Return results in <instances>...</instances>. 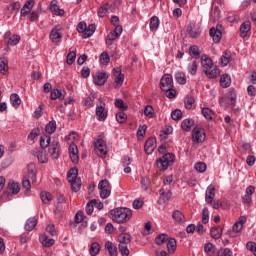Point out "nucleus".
<instances>
[{
  "instance_id": "obj_1",
  "label": "nucleus",
  "mask_w": 256,
  "mask_h": 256,
  "mask_svg": "<svg viewBox=\"0 0 256 256\" xmlns=\"http://www.w3.org/2000/svg\"><path fill=\"white\" fill-rule=\"evenodd\" d=\"M202 69L208 79H217V76L220 75L221 71L217 66H213V60L211 58L205 56L202 58Z\"/></svg>"
},
{
  "instance_id": "obj_2",
  "label": "nucleus",
  "mask_w": 256,
  "mask_h": 256,
  "mask_svg": "<svg viewBox=\"0 0 256 256\" xmlns=\"http://www.w3.org/2000/svg\"><path fill=\"white\" fill-rule=\"evenodd\" d=\"M110 215L116 223H127L133 216V212L129 208H116L110 211Z\"/></svg>"
},
{
  "instance_id": "obj_3",
  "label": "nucleus",
  "mask_w": 256,
  "mask_h": 256,
  "mask_svg": "<svg viewBox=\"0 0 256 256\" xmlns=\"http://www.w3.org/2000/svg\"><path fill=\"white\" fill-rule=\"evenodd\" d=\"M77 175H79L77 168H71L67 174L68 182L71 183V189L74 193L81 189V178H78Z\"/></svg>"
},
{
  "instance_id": "obj_4",
  "label": "nucleus",
  "mask_w": 256,
  "mask_h": 256,
  "mask_svg": "<svg viewBox=\"0 0 256 256\" xmlns=\"http://www.w3.org/2000/svg\"><path fill=\"white\" fill-rule=\"evenodd\" d=\"M156 163L159 169H163V171H166V169H169V166L175 163V155L171 153L164 154L161 158L157 160Z\"/></svg>"
},
{
  "instance_id": "obj_5",
  "label": "nucleus",
  "mask_w": 256,
  "mask_h": 256,
  "mask_svg": "<svg viewBox=\"0 0 256 256\" xmlns=\"http://www.w3.org/2000/svg\"><path fill=\"white\" fill-rule=\"evenodd\" d=\"M94 149L98 157H105L107 155V144L101 136L94 142Z\"/></svg>"
},
{
  "instance_id": "obj_6",
  "label": "nucleus",
  "mask_w": 256,
  "mask_h": 256,
  "mask_svg": "<svg viewBox=\"0 0 256 256\" xmlns=\"http://www.w3.org/2000/svg\"><path fill=\"white\" fill-rule=\"evenodd\" d=\"M98 189L100 190L101 199H107L111 195V183L107 179L99 182Z\"/></svg>"
},
{
  "instance_id": "obj_7",
  "label": "nucleus",
  "mask_w": 256,
  "mask_h": 256,
  "mask_svg": "<svg viewBox=\"0 0 256 256\" xmlns=\"http://www.w3.org/2000/svg\"><path fill=\"white\" fill-rule=\"evenodd\" d=\"M48 153L52 159H59V155H61V145L59 141L53 140L48 146Z\"/></svg>"
},
{
  "instance_id": "obj_8",
  "label": "nucleus",
  "mask_w": 256,
  "mask_h": 256,
  "mask_svg": "<svg viewBox=\"0 0 256 256\" xmlns=\"http://www.w3.org/2000/svg\"><path fill=\"white\" fill-rule=\"evenodd\" d=\"M121 33H123V26L116 25L115 29L111 31L106 38V44L111 45L115 39H118V37H121Z\"/></svg>"
},
{
  "instance_id": "obj_9",
  "label": "nucleus",
  "mask_w": 256,
  "mask_h": 256,
  "mask_svg": "<svg viewBox=\"0 0 256 256\" xmlns=\"http://www.w3.org/2000/svg\"><path fill=\"white\" fill-rule=\"evenodd\" d=\"M223 29V26L221 24H218L215 27H212L209 31L210 37H212L214 43H219L223 37V32L221 31Z\"/></svg>"
},
{
  "instance_id": "obj_10",
  "label": "nucleus",
  "mask_w": 256,
  "mask_h": 256,
  "mask_svg": "<svg viewBox=\"0 0 256 256\" xmlns=\"http://www.w3.org/2000/svg\"><path fill=\"white\" fill-rule=\"evenodd\" d=\"M99 105L96 107V117L98 121H105L107 119V110L105 109V103L103 99L99 98Z\"/></svg>"
},
{
  "instance_id": "obj_11",
  "label": "nucleus",
  "mask_w": 256,
  "mask_h": 256,
  "mask_svg": "<svg viewBox=\"0 0 256 256\" xmlns=\"http://www.w3.org/2000/svg\"><path fill=\"white\" fill-rule=\"evenodd\" d=\"M32 155L34 157H37L39 163L41 164H45V163H49V156L47 155V151H45V149H34L32 151Z\"/></svg>"
},
{
  "instance_id": "obj_12",
  "label": "nucleus",
  "mask_w": 256,
  "mask_h": 256,
  "mask_svg": "<svg viewBox=\"0 0 256 256\" xmlns=\"http://www.w3.org/2000/svg\"><path fill=\"white\" fill-rule=\"evenodd\" d=\"M173 88V76L171 74H165L160 80V89L164 91L165 89Z\"/></svg>"
},
{
  "instance_id": "obj_13",
  "label": "nucleus",
  "mask_w": 256,
  "mask_h": 256,
  "mask_svg": "<svg viewBox=\"0 0 256 256\" xmlns=\"http://www.w3.org/2000/svg\"><path fill=\"white\" fill-rule=\"evenodd\" d=\"M192 139L196 143H203V141H205V130L203 128L195 127L192 130Z\"/></svg>"
},
{
  "instance_id": "obj_14",
  "label": "nucleus",
  "mask_w": 256,
  "mask_h": 256,
  "mask_svg": "<svg viewBox=\"0 0 256 256\" xmlns=\"http://www.w3.org/2000/svg\"><path fill=\"white\" fill-rule=\"evenodd\" d=\"M155 149H157V139L153 137L148 138L144 145L145 153H147V155H151Z\"/></svg>"
},
{
  "instance_id": "obj_15",
  "label": "nucleus",
  "mask_w": 256,
  "mask_h": 256,
  "mask_svg": "<svg viewBox=\"0 0 256 256\" xmlns=\"http://www.w3.org/2000/svg\"><path fill=\"white\" fill-rule=\"evenodd\" d=\"M61 31V26L57 25L55 26L51 32H50V40L52 43H59L61 39H63V35L60 33Z\"/></svg>"
},
{
  "instance_id": "obj_16",
  "label": "nucleus",
  "mask_w": 256,
  "mask_h": 256,
  "mask_svg": "<svg viewBox=\"0 0 256 256\" xmlns=\"http://www.w3.org/2000/svg\"><path fill=\"white\" fill-rule=\"evenodd\" d=\"M69 155L72 163L77 165V163H79V149L77 148V145L72 144L69 146Z\"/></svg>"
},
{
  "instance_id": "obj_17",
  "label": "nucleus",
  "mask_w": 256,
  "mask_h": 256,
  "mask_svg": "<svg viewBox=\"0 0 256 256\" xmlns=\"http://www.w3.org/2000/svg\"><path fill=\"white\" fill-rule=\"evenodd\" d=\"M109 79V75L105 72H98L96 73V77H94V83L95 85L102 86L107 83V80Z\"/></svg>"
},
{
  "instance_id": "obj_18",
  "label": "nucleus",
  "mask_w": 256,
  "mask_h": 256,
  "mask_svg": "<svg viewBox=\"0 0 256 256\" xmlns=\"http://www.w3.org/2000/svg\"><path fill=\"white\" fill-rule=\"evenodd\" d=\"M187 32L192 39H197L201 35V28L197 24L188 25Z\"/></svg>"
},
{
  "instance_id": "obj_19",
  "label": "nucleus",
  "mask_w": 256,
  "mask_h": 256,
  "mask_svg": "<svg viewBox=\"0 0 256 256\" xmlns=\"http://www.w3.org/2000/svg\"><path fill=\"white\" fill-rule=\"evenodd\" d=\"M172 219L174 223L178 225H183V223H185V215H183V212L180 210H175L172 212Z\"/></svg>"
},
{
  "instance_id": "obj_20",
  "label": "nucleus",
  "mask_w": 256,
  "mask_h": 256,
  "mask_svg": "<svg viewBox=\"0 0 256 256\" xmlns=\"http://www.w3.org/2000/svg\"><path fill=\"white\" fill-rule=\"evenodd\" d=\"M113 75L115 78L116 85H123V81H125V75L121 73V67H116L113 69Z\"/></svg>"
},
{
  "instance_id": "obj_21",
  "label": "nucleus",
  "mask_w": 256,
  "mask_h": 256,
  "mask_svg": "<svg viewBox=\"0 0 256 256\" xmlns=\"http://www.w3.org/2000/svg\"><path fill=\"white\" fill-rule=\"evenodd\" d=\"M39 239L43 247H53V245H55V240L52 238H49L47 234L40 235Z\"/></svg>"
},
{
  "instance_id": "obj_22",
  "label": "nucleus",
  "mask_w": 256,
  "mask_h": 256,
  "mask_svg": "<svg viewBox=\"0 0 256 256\" xmlns=\"http://www.w3.org/2000/svg\"><path fill=\"white\" fill-rule=\"evenodd\" d=\"M246 222H247V218L245 216H241L239 218V221L234 223V225L232 227V231H234V233L241 232V229H243V225H245Z\"/></svg>"
},
{
  "instance_id": "obj_23",
  "label": "nucleus",
  "mask_w": 256,
  "mask_h": 256,
  "mask_svg": "<svg viewBox=\"0 0 256 256\" xmlns=\"http://www.w3.org/2000/svg\"><path fill=\"white\" fill-rule=\"evenodd\" d=\"M215 199V186L210 185L206 190L205 201L206 203H213Z\"/></svg>"
},
{
  "instance_id": "obj_24",
  "label": "nucleus",
  "mask_w": 256,
  "mask_h": 256,
  "mask_svg": "<svg viewBox=\"0 0 256 256\" xmlns=\"http://www.w3.org/2000/svg\"><path fill=\"white\" fill-rule=\"evenodd\" d=\"M249 31H251V22L245 21L240 26V37L245 39V37H247V33H249Z\"/></svg>"
},
{
  "instance_id": "obj_25",
  "label": "nucleus",
  "mask_w": 256,
  "mask_h": 256,
  "mask_svg": "<svg viewBox=\"0 0 256 256\" xmlns=\"http://www.w3.org/2000/svg\"><path fill=\"white\" fill-rule=\"evenodd\" d=\"M28 169V178L31 179V181H37V168L35 167L34 163H30L27 166Z\"/></svg>"
},
{
  "instance_id": "obj_26",
  "label": "nucleus",
  "mask_w": 256,
  "mask_h": 256,
  "mask_svg": "<svg viewBox=\"0 0 256 256\" xmlns=\"http://www.w3.org/2000/svg\"><path fill=\"white\" fill-rule=\"evenodd\" d=\"M119 245H129L131 243V234L129 233H120L118 236Z\"/></svg>"
},
{
  "instance_id": "obj_27",
  "label": "nucleus",
  "mask_w": 256,
  "mask_h": 256,
  "mask_svg": "<svg viewBox=\"0 0 256 256\" xmlns=\"http://www.w3.org/2000/svg\"><path fill=\"white\" fill-rule=\"evenodd\" d=\"M210 235L212 239H221V236L223 235V228L219 226H214L210 230Z\"/></svg>"
},
{
  "instance_id": "obj_28",
  "label": "nucleus",
  "mask_w": 256,
  "mask_h": 256,
  "mask_svg": "<svg viewBox=\"0 0 256 256\" xmlns=\"http://www.w3.org/2000/svg\"><path fill=\"white\" fill-rule=\"evenodd\" d=\"M97 29V26L95 24H89L86 27V30L84 31L83 35V39H89V37L93 36V33H95Z\"/></svg>"
},
{
  "instance_id": "obj_29",
  "label": "nucleus",
  "mask_w": 256,
  "mask_h": 256,
  "mask_svg": "<svg viewBox=\"0 0 256 256\" xmlns=\"http://www.w3.org/2000/svg\"><path fill=\"white\" fill-rule=\"evenodd\" d=\"M8 71L9 61L5 57L0 58V73H2V75H7Z\"/></svg>"
},
{
  "instance_id": "obj_30",
  "label": "nucleus",
  "mask_w": 256,
  "mask_h": 256,
  "mask_svg": "<svg viewBox=\"0 0 256 256\" xmlns=\"http://www.w3.org/2000/svg\"><path fill=\"white\" fill-rule=\"evenodd\" d=\"M50 99H52V101H56V99L63 101V99H65V94L56 88L51 91Z\"/></svg>"
},
{
  "instance_id": "obj_31",
  "label": "nucleus",
  "mask_w": 256,
  "mask_h": 256,
  "mask_svg": "<svg viewBox=\"0 0 256 256\" xmlns=\"http://www.w3.org/2000/svg\"><path fill=\"white\" fill-rule=\"evenodd\" d=\"M105 249L108 250V253L110 256H117V246L113 245V242L111 241H106L105 242Z\"/></svg>"
},
{
  "instance_id": "obj_32",
  "label": "nucleus",
  "mask_w": 256,
  "mask_h": 256,
  "mask_svg": "<svg viewBox=\"0 0 256 256\" xmlns=\"http://www.w3.org/2000/svg\"><path fill=\"white\" fill-rule=\"evenodd\" d=\"M37 227V218L31 217L26 221L25 230L26 231H33Z\"/></svg>"
},
{
  "instance_id": "obj_33",
  "label": "nucleus",
  "mask_w": 256,
  "mask_h": 256,
  "mask_svg": "<svg viewBox=\"0 0 256 256\" xmlns=\"http://www.w3.org/2000/svg\"><path fill=\"white\" fill-rule=\"evenodd\" d=\"M8 189H9V191H11L12 195H17L19 193V191H21L19 183H15L13 180L9 181Z\"/></svg>"
},
{
  "instance_id": "obj_34",
  "label": "nucleus",
  "mask_w": 256,
  "mask_h": 256,
  "mask_svg": "<svg viewBox=\"0 0 256 256\" xmlns=\"http://www.w3.org/2000/svg\"><path fill=\"white\" fill-rule=\"evenodd\" d=\"M193 125H195V121H193V119H184L181 123V129H183V131H191V127H193Z\"/></svg>"
},
{
  "instance_id": "obj_35",
  "label": "nucleus",
  "mask_w": 256,
  "mask_h": 256,
  "mask_svg": "<svg viewBox=\"0 0 256 256\" xmlns=\"http://www.w3.org/2000/svg\"><path fill=\"white\" fill-rule=\"evenodd\" d=\"M10 101L12 103V106L15 109H19V107L21 105V97H19V94H17V93L11 94Z\"/></svg>"
},
{
  "instance_id": "obj_36",
  "label": "nucleus",
  "mask_w": 256,
  "mask_h": 256,
  "mask_svg": "<svg viewBox=\"0 0 256 256\" xmlns=\"http://www.w3.org/2000/svg\"><path fill=\"white\" fill-rule=\"evenodd\" d=\"M167 249L168 253H175V250L177 249V240H175V238H168Z\"/></svg>"
},
{
  "instance_id": "obj_37",
  "label": "nucleus",
  "mask_w": 256,
  "mask_h": 256,
  "mask_svg": "<svg viewBox=\"0 0 256 256\" xmlns=\"http://www.w3.org/2000/svg\"><path fill=\"white\" fill-rule=\"evenodd\" d=\"M51 136L49 135H44L40 138V147L41 149H47L49 145H51Z\"/></svg>"
},
{
  "instance_id": "obj_38",
  "label": "nucleus",
  "mask_w": 256,
  "mask_h": 256,
  "mask_svg": "<svg viewBox=\"0 0 256 256\" xmlns=\"http://www.w3.org/2000/svg\"><path fill=\"white\" fill-rule=\"evenodd\" d=\"M201 113L208 121H213V117H215V112L210 108H202Z\"/></svg>"
},
{
  "instance_id": "obj_39",
  "label": "nucleus",
  "mask_w": 256,
  "mask_h": 256,
  "mask_svg": "<svg viewBox=\"0 0 256 256\" xmlns=\"http://www.w3.org/2000/svg\"><path fill=\"white\" fill-rule=\"evenodd\" d=\"M57 130V122H55V120L50 121L45 128L46 133H48V135H53V133H55V131Z\"/></svg>"
},
{
  "instance_id": "obj_40",
  "label": "nucleus",
  "mask_w": 256,
  "mask_h": 256,
  "mask_svg": "<svg viewBox=\"0 0 256 256\" xmlns=\"http://www.w3.org/2000/svg\"><path fill=\"white\" fill-rule=\"evenodd\" d=\"M220 85L224 89H226L227 87H229V85H231V77H229V74H223L221 76V78H220Z\"/></svg>"
},
{
  "instance_id": "obj_41",
  "label": "nucleus",
  "mask_w": 256,
  "mask_h": 256,
  "mask_svg": "<svg viewBox=\"0 0 256 256\" xmlns=\"http://www.w3.org/2000/svg\"><path fill=\"white\" fill-rule=\"evenodd\" d=\"M175 81L180 85H185L187 83V76L183 72H177L175 74Z\"/></svg>"
},
{
  "instance_id": "obj_42",
  "label": "nucleus",
  "mask_w": 256,
  "mask_h": 256,
  "mask_svg": "<svg viewBox=\"0 0 256 256\" xmlns=\"http://www.w3.org/2000/svg\"><path fill=\"white\" fill-rule=\"evenodd\" d=\"M50 9L54 15H59L60 17L65 15V10L60 9L59 6H57V4H53V2L50 4Z\"/></svg>"
},
{
  "instance_id": "obj_43",
  "label": "nucleus",
  "mask_w": 256,
  "mask_h": 256,
  "mask_svg": "<svg viewBox=\"0 0 256 256\" xmlns=\"http://www.w3.org/2000/svg\"><path fill=\"white\" fill-rule=\"evenodd\" d=\"M168 240H169V236L167 234H159L155 238V243L156 245H165V243H167Z\"/></svg>"
},
{
  "instance_id": "obj_44",
  "label": "nucleus",
  "mask_w": 256,
  "mask_h": 256,
  "mask_svg": "<svg viewBox=\"0 0 256 256\" xmlns=\"http://www.w3.org/2000/svg\"><path fill=\"white\" fill-rule=\"evenodd\" d=\"M230 61H231V52L226 50L224 55H222L221 57V65L223 67H226V65H229Z\"/></svg>"
},
{
  "instance_id": "obj_45",
  "label": "nucleus",
  "mask_w": 256,
  "mask_h": 256,
  "mask_svg": "<svg viewBox=\"0 0 256 256\" xmlns=\"http://www.w3.org/2000/svg\"><path fill=\"white\" fill-rule=\"evenodd\" d=\"M159 29V17L153 16L150 19V31H157Z\"/></svg>"
},
{
  "instance_id": "obj_46",
  "label": "nucleus",
  "mask_w": 256,
  "mask_h": 256,
  "mask_svg": "<svg viewBox=\"0 0 256 256\" xmlns=\"http://www.w3.org/2000/svg\"><path fill=\"white\" fill-rule=\"evenodd\" d=\"M189 54L195 59H199V57H201V52L199 51V47L197 46H191L189 48Z\"/></svg>"
},
{
  "instance_id": "obj_47",
  "label": "nucleus",
  "mask_w": 256,
  "mask_h": 256,
  "mask_svg": "<svg viewBox=\"0 0 256 256\" xmlns=\"http://www.w3.org/2000/svg\"><path fill=\"white\" fill-rule=\"evenodd\" d=\"M132 160L131 157L129 156H125L124 160H123V167L124 168V173H131V167H129V165L131 164Z\"/></svg>"
},
{
  "instance_id": "obj_48",
  "label": "nucleus",
  "mask_w": 256,
  "mask_h": 256,
  "mask_svg": "<svg viewBox=\"0 0 256 256\" xmlns=\"http://www.w3.org/2000/svg\"><path fill=\"white\" fill-rule=\"evenodd\" d=\"M195 103V98L192 96H186L184 99L185 109H193V104Z\"/></svg>"
},
{
  "instance_id": "obj_49",
  "label": "nucleus",
  "mask_w": 256,
  "mask_h": 256,
  "mask_svg": "<svg viewBox=\"0 0 256 256\" xmlns=\"http://www.w3.org/2000/svg\"><path fill=\"white\" fill-rule=\"evenodd\" d=\"M40 199L46 204H49L51 201H53V197H51V193L49 192H41Z\"/></svg>"
},
{
  "instance_id": "obj_50",
  "label": "nucleus",
  "mask_w": 256,
  "mask_h": 256,
  "mask_svg": "<svg viewBox=\"0 0 256 256\" xmlns=\"http://www.w3.org/2000/svg\"><path fill=\"white\" fill-rule=\"evenodd\" d=\"M144 115L149 117V119H153V117H155V110L153 109V106L147 105L144 108Z\"/></svg>"
},
{
  "instance_id": "obj_51",
  "label": "nucleus",
  "mask_w": 256,
  "mask_h": 256,
  "mask_svg": "<svg viewBox=\"0 0 256 256\" xmlns=\"http://www.w3.org/2000/svg\"><path fill=\"white\" fill-rule=\"evenodd\" d=\"M89 251L91 256H96L101 251V246H99V243L94 242Z\"/></svg>"
},
{
  "instance_id": "obj_52",
  "label": "nucleus",
  "mask_w": 256,
  "mask_h": 256,
  "mask_svg": "<svg viewBox=\"0 0 256 256\" xmlns=\"http://www.w3.org/2000/svg\"><path fill=\"white\" fill-rule=\"evenodd\" d=\"M115 107L121 109V111H127L128 107L127 104L123 101V99H116L114 102Z\"/></svg>"
},
{
  "instance_id": "obj_53",
  "label": "nucleus",
  "mask_w": 256,
  "mask_h": 256,
  "mask_svg": "<svg viewBox=\"0 0 256 256\" xmlns=\"http://www.w3.org/2000/svg\"><path fill=\"white\" fill-rule=\"evenodd\" d=\"M75 59H77V53L75 51H71L66 58V63L68 65H73L75 63Z\"/></svg>"
},
{
  "instance_id": "obj_54",
  "label": "nucleus",
  "mask_w": 256,
  "mask_h": 256,
  "mask_svg": "<svg viewBox=\"0 0 256 256\" xmlns=\"http://www.w3.org/2000/svg\"><path fill=\"white\" fill-rule=\"evenodd\" d=\"M194 169H196L198 173H205V171H207V164H205V162H198L195 164Z\"/></svg>"
},
{
  "instance_id": "obj_55",
  "label": "nucleus",
  "mask_w": 256,
  "mask_h": 256,
  "mask_svg": "<svg viewBox=\"0 0 256 256\" xmlns=\"http://www.w3.org/2000/svg\"><path fill=\"white\" fill-rule=\"evenodd\" d=\"M110 61L111 58L109 57V54H107V52H103L100 54V63L102 65H108Z\"/></svg>"
},
{
  "instance_id": "obj_56",
  "label": "nucleus",
  "mask_w": 256,
  "mask_h": 256,
  "mask_svg": "<svg viewBox=\"0 0 256 256\" xmlns=\"http://www.w3.org/2000/svg\"><path fill=\"white\" fill-rule=\"evenodd\" d=\"M95 199L89 201L86 205V213L87 215H93V211L95 209Z\"/></svg>"
},
{
  "instance_id": "obj_57",
  "label": "nucleus",
  "mask_w": 256,
  "mask_h": 256,
  "mask_svg": "<svg viewBox=\"0 0 256 256\" xmlns=\"http://www.w3.org/2000/svg\"><path fill=\"white\" fill-rule=\"evenodd\" d=\"M93 101H95V94L91 93L84 101L85 107H93Z\"/></svg>"
},
{
  "instance_id": "obj_58",
  "label": "nucleus",
  "mask_w": 256,
  "mask_h": 256,
  "mask_svg": "<svg viewBox=\"0 0 256 256\" xmlns=\"http://www.w3.org/2000/svg\"><path fill=\"white\" fill-rule=\"evenodd\" d=\"M128 244H119L118 249L122 256H129V247Z\"/></svg>"
},
{
  "instance_id": "obj_59",
  "label": "nucleus",
  "mask_w": 256,
  "mask_h": 256,
  "mask_svg": "<svg viewBox=\"0 0 256 256\" xmlns=\"http://www.w3.org/2000/svg\"><path fill=\"white\" fill-rule=\"evenodd\" d=\"M190 75H197V61H193L188 65Z\"/></svg>"
},
{
  "instance_id": "obj_60",
  "label": "nucleus",
  "mask_w": 256,
  "mask_h": 256,
  "mask_svg": "<svg viewBox=\"0 0 256 256\" xmlns=\"http://www.w3.org/2000/svg\"><path fill=\"white\" fill-rule=\"evenodd\" d=\"M171 117H172L173 121H179V119H182V117H183V112H181V110H179V109H176V110L172 111Z\"/></svg>"
},
{
  "instance_id": "obj_61",
  "label": "nucleus",
  "mask_w": 256,
  "mask_h": 256,
  "mask_svg": "<svg viewBox=\"0 0 256 256\" xmlns=\"http://www.w3.org/2000/svg\"><path fill=\"white\" fill-rule=\"evenodd\" d=\"M84 219H85V213L83 211H78L74 217V221L77 224L83 223Z\"/></svg>"
},
{
  "instance_id": "obj_62",
  "label": "nucleus",
  "mask_w": 256,
  "mask_h": 256,
  "mask_svg": "<svg viewBox=\"0 0 256 256\" xmlns=\"http://www.w3.org/2000/svg\"><path fill=\"white\" fill-rule=\"evenodd\" d=\"M217 256H233V252L229 248H221L218 251Z\"/></svg>"
},
{
  "instance_id": "obj_63",
  "label": "nucleus",
  "mask_w": 256,
  "mask_h": 256,
  "mask_svg": "<svg viewBox=\"0 0 256 256\" xmlns=\"http://www.w3.org/2000/svg\"><path fill=\"white\" fill-rule=\"evenodd\" d=\"M116 121L118 123H125V121H127V114H125V112H118L116 114Z\"/></svg>"
},
{
  "instance_id": "obj_64",
  "label": "nucleus",
  "mask_w": 256,
  "mask_h": 256,
  "mask_svg": "<svg viewBox=\"0 0 256 256\" xmlns=\"http://www.w3.org/2000/svg\"><path fill=\"white\" fill-rule=\"evenodd\" d=\"M246 248L248 249V251H251V253H253V255L256 256V243L255 242H248L246 244Z\"/></svg>"
}]
</instances>
